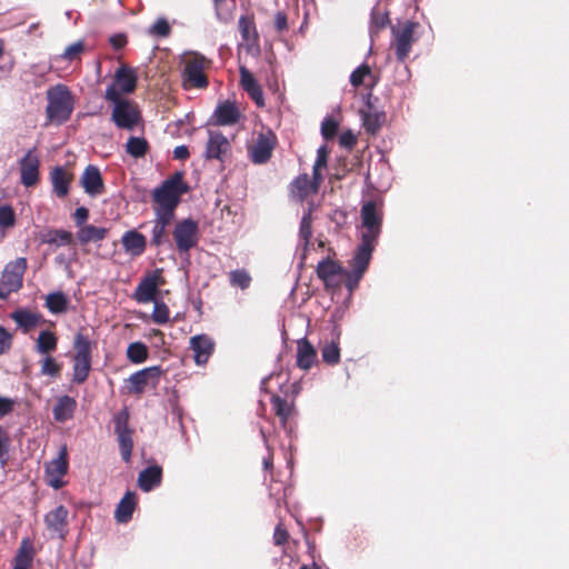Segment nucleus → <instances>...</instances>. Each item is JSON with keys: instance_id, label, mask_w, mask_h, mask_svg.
<instances>
[{"instance_id": "obj_1", "label": "nucleus", "mask_w": 569, "mask_h": 569, "mask_svg": "<svg viewBox=\"0 0 569 569\" xmlns=\"http://www.w3.org/2000/svg\"><path fill=\"white\" fill-rule=\"evenodd\" d=\"M47 100L46 114L49 121L62 124L70 119L74 108V100L67 86L59 83L49 88L47 90Z\"/></svg>"}, {"instance_id": "obj_2", "label": "nucleus", "mask_w": 569, "mask_h": 569, "mask_svg": "<svg viewBox=\"0 0 569 569\" xmlns=\"http://www.w3.org/2000/svg\"><path fill=\"white\" fill-rule=\"evenodd\" d=\"M188 190L189 187L183 181V173L177 171L153 189L152 199L157 206L176 208L180 202L181 196Z\"/></svg>"}, {"instance_id": "obj_3", "label": "nucleus", "mask_w": 569, "mask_h": 569, "mask_svg": "<svg viewBox=\"0 0 569 569\" xmlns=\"http://www.w3.org/2000/svg\"><path fill=\"white\" fill-rule=\"evenodd\" d=\"M418 27V22L410 20L391 27L395 52L399 62L406 61L411 51L412 44L417 41L415 32Z\"/></svg>"}, {"instance_id": "obj_4", "label": "nucleus", "mask_w": 569, "mask_h": 569, "mask_svg": "<svg viewBox=\"0 0 569 569\" xmlns=\"http://www.w3.org/2000/svg\"><path fill=\"white\" fill-rule=\"evenodd\" d=\"M173 239L179 253H188L199 241V224L191 218L177 222Z\"/></svg>"}, {"instance_id": "obj_5", "label": "nucleus", "mask_w": 569, "mask_h": 569, "mask_svg": "<svg viewBox=\"0 0 569 569\" xmlns=\"http://www.w3.org/2000/svg\"><path fill=\"white\" fill-rule=\"evenodd\" d=\"M114 433L119 442V449L123 461L129 462L133 449L132 431L129 428V413L127 410L118 412L113 417Z\"/></svg>"}, {"instance_id": "obj_6", "label": "nucleus", "mask_w": 569, "mask_h": 569, "mask_svg": "<svg viewBox=\"0 0 569 569\" xmlns=\"http://www.w3.org/2000/svg\"><path fill=\"white\" fill-rule=\"evenodd\" d=\"M360 242L355 249L353 257L371 261L372 253L378 244L382 229L360 224L358 227Z\"/></svg>"}, {"instance_id": "obj_7", "label": "nucleus", "mask_w": 569, "mask_h": 569, "mask_svg": "<svg viewBox=\"0 0 569 569\" xmlns=\"http://www.w3.org/2000/svg\"><path fill=\"white\" fill-rule=\"evenodd\" d=\"M26 269L27 260L22 257L7 263L1 276V286L7 296L18 291L22 287V278Z\"/></svg>"}, {"instance_id": "obj_8", "label": "nucleus", "mask_w": 569, "mask_h": 569, "mask_svg": "<svg viewBox=\"0 0 569 569\" xmlns=\"http://www.w3.org/2000/svg\"><path fill=\"white\" fill-rule=\"evenodd\" d=\"M231 151V143L228 138L218 130H208V140L203 157L206 160L224 161V158Z\"/></svg>"}, {"instance_id": "obj_9", "label": "nucleus", "mask_w": 569, "mask_h": 569, "mask_svg": "<svg viewBox=\"0 0 569 569\" xmlns=\"http://www.w3.org/2000/svg\"><path fill=\"white\" fill-rule=\"evenodd\" d=\"M190 54L191 58L186 61L183 69L184 80L192 83L196 88L204 89L208 87V79L203 73V69L208 60L198 52H191Z\"/></svg>"}, {"instance_id": "obj_10", "label": "nucleus", "mask_w": 569, "mask_h": 569, "mask_svg": "<svg viewBox=\"0 0 569 569\" xmlns=\"http://www.w3.org/2000/svg\"><path fill=\"white\" fill-rule=\"evenodd\" d=\"M274 146L276 136L271 131L260 133L253 146L249 148L251 161L256 164H263L268 162L271 158Z\"/></svg>"}, {"instance_id": "obj_11", "label": "nucleus", "mask_w": 569, "mask_h": 569, "mask_svg": "<svg viewBox=\"0 0 569 569\" xmlns=\"http://www.w3.org/2000/svg\"><path fill=\"white\" fill-rule=\"evenodd\" d=\"M140 114L138 110L130 103L123 101L118 106H113L111 120L119 129L132 130L139 122Z\"/></svg>"}, {"instance_id": "obj_12", "label": "nucleus", "mask_w": 569, "mask_h": 569, "mask_svg": "<svg viewBox=\"0 0 569 569\" xmlns=\"http://www.w3.org/2000/svg\"><path fill=\"white\" fill-rule=\"evenodd\" d=\"M39 166L40 160L34 149L28 150L20 160V180L24 187H33L38 182Z\"/></svg>"}, {"instance_id": "obj_13", "label": "nucleus", "mask_w": 569, "mask_h": 569, "mask_svg": "<svg viewBox=\"0 0 569 569\" xmlns=\"http://www.w3.org/2000/svg\"><path fill=\"white\" fill-rule=\"evenodd\" d=\"M161 375V368L159 366L143 368L132 373L128 379V388L132 393H141L144 388L150 383L158 382Z\"/></svg>"}, {"instance_id": "obj_14", "label": "nucleus", "mask_w": 569, "mask_h": 569, "mask_svg": "<svg viewBox=\"0 0 569 569\" xmlns=\"http://www.w3.org/2000/svg\"><path fill=\"white\" fill-rule=\"evenodd\" d=\"M68 509L60 505L44 516V523L52 537L63 540L67 536Z\"/></svg>"}, {"instance_id": "obj_15", "label": "nucleus", "mask_w": 569, "mask_h": 569, "mask_svg": "<svg viewBox=\"0 0 569 569\" xmlns=\"http://www.w3.org/2000/svg\"><path fill=\"white\" fill-rule=\"evenodd\" d=\"M369 264L370 261L353 256L348 261L349 269H345L342 274L346 277L345 286L349 291V295H352V292L358 288L359 282L369 268Z\"/></svg>"}, {"instance_id": "obj_16", "label": "nucleus", "mask_w": 569, "mask_h": 569, "mask_svg": "<svg viewBox=\"0 0 569 569\" xmlns=\"http://www.w3.org/2000/svg\"><path fill=\"white\" fill-rule=\"evenodd\" d=\"M67 455H68L67 447L63 446L60 448L58 457L54 458L53 460H51L46 466V471H47L48 476L50 477L49 485L54 489H59L63 485L61 478L68 471Z\"/></svg>"}, {"instance_id": "obj_17", "label": "nucleus", "mask_w": 569, "mask_h": 569, "mask_svg": "<svg viewBox=\"0 0 569 569\" xmlns=\"http://www.w3.org/2000/svg\"><path fill=\"white\" fill-rule=\"evenodd\" d=\"M240 119L238 107L228 100L218 103L209 122L214 126H232Z\"/></svg>"}, {"instance_id": "obj_18", "label": "nucleus", "mask_w": 569, "mask_h": 569, "mask_svg": "<svg viewBox=\"0 0 569 569\" xmlns=\"http://www.w3.org/2000/svg\"><path fill=\"white\" fill-rule=\"evenodd\" d=\"M190 349L196 365L203 366L214 351V341L207 335H197L190 338Z\"/></svg>"}, {"instance_id": "obj_19", "label": "nucleus", "mask_w": 569, "mask_h": 569, "mask_svg": "<svg viewBox=\"0 0 569 569\" xmlns=\"http://www.w3.org/2000/svg\"><path fill=\"white\" fill-rule=\"evenodd\" d=\"M316 272L318 278L322 280L326 289H328L339 286V282H335V277L342 274L345 268L339 262L325 258L318 262Z\"/></svg>"}, {"instance_id": "obj_20", "label": "nucleus", "mask_w": 569, "mask_h": 569, "mask_svg": "<svg viewBox=\"0 0 569 569\" xmlns=\"http://www.w3.org/2000/svg\"><path fill=\"white\" fill-rule=\"evenodd\" d=\"M80 182L86 193H88L91 197L100 194L104 188L100 170L98 167L93 164H89L86 167L81 176Z\"/></svg>"}, {"instance_id": "obj_21", "label": "nucleus", "mask_w": 569, "mask_h": 569, "mask_svg": "<svg viewBox=\"0 0 569 569\" xmlns=\"http://www.w3.org/2000/svg\"><path fill=\"white\" fill-rule=\"evenodd\" d=\"M162 482V468L159 465H152L138 475V487L143 492H150Z\"/></svg>"}, {"instance_id": "obj_22", "label": "nucleus", "mask_w": 569, "mask_h": 569, "mask_svg": "<svg viewBox=\"0 0 569 569\" xmlns=\"http://www.w3.org/2000/svg\"><path fill=\"white\" fill-rule=\"evenodd\" d=\"M121 244L126 252L133 257H138L144 252L147 239L142 233L136 230H129L122 234Z\"/></svg>"}, {"instance_id": "obj_23", "label": "nucleus", "mask_w": 569, "mask_h": 569, "mask_svg": "<svg viewBox=\"0 0 569 569\" xmlns=\"http://www.w3.org/2000/svg\"><path fill=\"white\" fill-rule=\"evenodd\" d=\"M317 360V351L307 338L297 341V366L309 370Z\"/></svg>"}, {"instance_id": "obj_24", "label": "nucleus", "mask_w": 569, "mask_h": 569, "mask_svg": "<svg viewBox=\"0 0 569 569\" xmlns=\"http://www.w3.org/2000/svg\"><path fill=\"white\" fill-rule=\"evenodd\" d=\"M158 291V282L156 276L144 277L137 286L134 291V298L138 302L147 303L156 301V295Z\"/></svg>"}, {"instance_id": "obj_25", "label": "nucleus", "mask_w": 569, "mask_h": 569, "mask_svg": "<svg viewBox=\"0 0 569 569\" xmlns=\"http://www.w3.org/2000/svg\"><path fill=\"white\" fill-rule=\"evenodd\" d=\"M360 219L363 226H371L382 229L383 213L375 201H366L360 209Z\"/></svg>"}, {"instance_id": "obj_26", "label": "nucleus", "mask_w": 569, "mask_h": 569, "mask_svg": "<svg viewBox=\"0 0 569 569\" xmlns=\"http://www.w3.org/2000/svg\"><path fill=\"white\" fill-rule=\"evenodd\" d=\"M76 408V399L67 395L61 396L52 409L53 419L58 422H64L73 417Z\"/></svg>"}, {"instance_id": "obj_27", "label": "nucleus", "mask_w": 569, "mask_h": 569, "mask_svg": "<svg viewBox=\"0 0 569 569\" xmlns=\"http://www.w3.org/2000/svg\"><path fill=\"white\" fill-rule=\"evenodd\" d=\"M52 190L59 198H64L69 193L70 177L63 167H54L50 172Z\"/></svg>"}, {"instance_id": "obj_28", "label": "nucleus", "mask_w": 569, "mask_h": 569, "mask_svg": "<svg viewBox=\"0 0 569 569\" xmlns=\"http://www.w3.org/2000/svg\"><path fill=\"white\" fill-rule=\"evenodd\" d=\"M136 508L134 492L127 491L122 499L117 505L114 518L119 523H127L131 520Z\"/></svg>"}, {"instance_id": "obj_29", "label": "nucleus", "mask_w": 569, "mask_h": 569, "mask_svg": "<svg viewBox=\"0 0 569 569\" xmlns=\"http://www.w3.org/2000/svg\"><path fill=\"white\" fill-rule=\"evenodd\" d=\"M114 79L122 93H131L137 87V76L132 69L119 68L116 71Z\"/></svg>"}, {"instance_id": "obj_30", "label": "nucleus", "mask_w": 569, "mask_h": 569, "mask_svg": "<svg viewBox=\"0 0 569 569\" xmlns=\"http://www.w3.org/2000/svg\"><path fill=\"white\" fill-rule=\"evenodd\" d=\"M241 39L247 43L248 50L258 41V32L252 18L241 16L238 21Z\"/></svg>"}, {"instance_id": "obj_31", "label": "nucleus", "mask_w": 569, "mask_h": 569, "mask_svg": "<svg viewBox=\"0 0 569 569\" xmlns=\"http://www.w3.org/2000/svg\"><path fill=\"white\" fill-rule=\"evenodd\" d=\"M106 234V228L87 224L80 228V230L77 232V238L81 244H86L89 242L101 241Z\"/></svg>"}, {"instance_id": "obj_32", "label": "nucleus", "mask_w": 569, "mask_h": 569, "mask_svg": "<svg viewBox=\"0 0 569 569\" xmlns=\"http://www.w3.org/2000/svg\"><path fill=\"white\" fill-rule=\"evenodd\" d=\"M311 224H312V217H311V209L309 208L308 210H306L303 212L301 220H300V226H299V238H300L299 246L302 247L303 256L306 254V252L309 248L310 239L312 237Z\"/></svg>"}, {"instance_id": "obj_33", "label": "nucleus", "mask_w": 569, "mask_h": 569, "mask_svg": "<svg viewBox=\"0 0 569 569\" xmlns=\"http://www.w3.org/2000/svg\"><path fill=\"white\" fill-rule=\"evenodd\" d=\"M360 113L362 124L366 131L370 134H376L386 120V113L383 111H361Z\"/></svg>"}, {"instance_id": "obj_34", "label": "nucleus", "mask_w": 569, "mask_h": 569, "mask_svg": "<svg viewBox=\"0 0 569 569\" xmlns=\"http://www.w3.org/2000/svg\"><path fill=\"white\" fill-rule=\"evenodd\" d=\"M58 338L50 330H42L36 342V351L40 355H48L57 349Z\"/></svg>"}, {"instance_id": "obj_35", "label": "nucleus", "mask_w": 569, "mask_h": 569, "mask_svg": "<svg viewBox=\"0 0 569 569\" xmlns=\"http://www.w3.org/2000/svg\"><path fill=\"white\" fill-rule=\"evenodd\" d=\"M68 299L62 291H54L47 296L46 307L51 313L58 315L67 310Z\"/></svg>"}, {"instance_id": "obj_36", "label": "nucleus", "mask_w": 569, "mask_h": 569, "mask_svg": "<svg viewBox=\"0 0 569 569\" xmlns=\"http://www.w3.org/2000/svg\"><path fill=\"white\" fill-rule=\"evenodd\" d=\"M390 22L388 13L386 11H382L380 9L373 8L371 11V19H370V27H369V33L371 39Z\"/></svg>"}, {"instance_id": "obj_37", "label": "nucleus", "mask_w": 569, "mask_h": 569, "mask_svg": "<svg viewBox=\"0 0 569 569\" xmlns=\"http://www.w3.org/2000/svg\"><path fill=\"white\" fill-rule=\"evenodd\" d=\"M90 370L91 360L73 358L72 381L78 385L83 383L88 379Z\"/></svg>"}, {"instance_id": "obj_38", "label": "nucleus", "mask_w": 569, "mask_h": 569, "mask_svg": "<svg viewBox=\"0 0 569 569\" xmlns=\"http://www.w3.org/2000/svg\"><path fill=\"white\" fill-rule=\"evenodd\" d=\"M73 347L76 355L73 358L91 360V341L81 332L74 337Z\"/></svg>"}, {"instance_id": "obj_39", "label": "nucleus", "mask_w": 569, "mask_h": 569, "mask_svg": "<svg viewBox=\"0 0 569 569\" xmlns=\"http://www.w3.org/2000/svg\"><path fill=\"white\" fill-rule=\"evenodd\" d=\"M11 318L16 321V323L23 328L24 331L34 327L38 323V316L24 309H17L11 313Z\"/></svg>"}, {"instance_id": "obj_40", "label": "nucleus", "mask_w": 569, "mask_h": 569, "mask_svg": "<svg viewBox=\"0 0 569 569\" xmlns=\"http://www.w3.org/2000/svg\"><path fill=\"white\" fill-rule=\"evenodd\" d=\"M251 281L252 278L250 273L243 268L234 269L229 272V283L231 287L246 290L250 287Z\"/></svg>"}, {"instance_id": "obj_41", "label": "nucleus", "mask_w": 569, "mask_h": 569, "mask_svg": "<svg viewBox=\"0 0 569 569\" xmlns=\"http://www.w3.org/2000/svg\"><path fill=\"white\" fill-rule=\"evenodd\" d=\"M127 358L132 363H142L148 358V348L143 342H131L127 348Z\"/></svg>"}, {"instance_id": "obj_42", "label": "nucleus", "mask_w": 569, "mask_h": 569, "mask_svg": "<svg viewBox=\"0 0 569 569\" xmlns=\"http://www.w3.org/2000/svg\"><path fill=\"white\" fill-rule=\"evenodd\" d=\"M127 152L133 158H141L148 151V142L141 137H130L126 146Z\"/></svg>"}, {"instance_id": "obj_43", "label": "nucleus", "mask_w": 569, "mask_h": 569, "mask_svg": "<svg viewBox=\"0 0 569 569\" xmlns=\"http://www.w3.org/2000/svg\"><path fill=\"white\" fill-rule=\"evenodd\" d=\"M322 360L330 366L337 365L340 361V348L338 341H330L321 349Z\"/></svg>"}, {"instance_id": "obj_44", "label": "nucleus", "mask_w": 569, "mask_h": 569, "mask_svg": "<svg viewBox=\"0 0 569 569\" xmlns=\"http://www.w3.org/2000/svg\"><path fill=\"white\" fill-rule=\"evenodd\" d=\"M271 403L276 415L282 420L284 423L292 413L293 407L288 403V401L279 396H273L271 398Z\"/></svg>"}, {"instance_id": "obj_45", "label": "nucleus", "mask_w": 569, "mask_h": 569, "mask_svg": "<svg viewBox=\"0 0 569 569\" xmlns=\"http://www.w3.org/2000/svg\"><path fill=\"white\" fill-rule=\"evenodd\" d=\"M151 37L167 38L171 33V27L164 17H159L147 30Z\"/></svg>"}, {"instance_id": "obj_46", "label": "nucleus", "mask_w": 569, "mask_h": 569, "mask_svg": "<svg viewBox=\"0 0 569 569\" xmlns=\"http://www.w3.org/2000/svg\"><path fill=\"white\" fill-rule=\"evenodd\" d=\"M72 240V233L62 230V229H56L48 232L47 239H44V242L49 244H56L58 247L67 246Z\"/></svg>"}, {"instance_id": "obj_47", "label": "nucleus", "mask_w": 569, "mask_h": 569, "mask_svg": "<svg viewBox=\"0 0 569 569\" xmlns=\"http://www.w3.org/2000/svg\"><path fill=\"white\" fill-rule=\"evenodd\" d=\"M239 72L240 84L248 94L261 88L253 74L244 66L239 68Z\"/></svg>"}, {"instance_id": "obj_48", "label": "nucleus", "mask_w": 569, "mask_h": 569, "mask_svg": "<svg viewBox=\"0 0 569 569\" xmlns=\"http://www.w3.org/2000/svg\"><path fill=\"white\" fill-rule=\"evenodd\" d=\"M292 191L297 192L300 198L308 196L310 189H312L311 181L307 173L298 176L291 183Z\"/></svg>"}, {"instance_id": "obj_49", "label": "nucleus", "mask_w": 569, "mask_h": 569, "mask_svg": "<svg viewBox=\"0 0 569 569\" xmlns=\"http://www.w3.org/2000/svg\"><path fill=\"white\" fill-rule=\"evenodd\" d=\"M14 223L16 214L13 209L8 204L0 206V229L6 232V230L12 228Z\"/></svg>"}, {"instance_id": "obj_50", "label": "nucleus", "mask_w": 569, "mask_h": 569, "mask_svg": "<svg viewBox=\"0 0 569 569\" xmlns=\"http://www.w3.org/2000/svg\"><path fill=\"white\" fill-rule=\"evenodd\" d=\"M174 209L176 208L157 206L154 209L156 219L153 222L167 228L173 218Z\"/></svg>"}, {"instance_id": "obj_51", "label": "nucleus", "mask_w": 569, "mask_h": 569, "mask_svg": "<svg viewBox=\"0 0 569 569\" xmlns=\"http://www.w3.org/2000/svg\"><path fill=\"white\" fill-rule=\"evenodd\" d=\"M152 320L157 325H164L169 321V309L166 303L161 301H153Z\"/></svg>"}, {"instance_id": "obj_52", "label": "nucleus", "mask_w": 569, "mask_h": 569, "mask_svg": "<svg viewBox=\"0 0 569 569\" xmlns=\"http://www.w3.org/2000/svg\"><path fill=\"white\" fill-rule=\"evenodd\" d=\"M269 496L274 500L277 507L286 503L287 488L282 482H274L269 489Z\"/></svg>"}, {"instance_id": "obj_53", "label": "nucleus", "mask_w": 569, "mask_h": 569, "mask_svg": "<svg viewBox=\"0 0 569 569\" xmlns=\"http://www.w3.org/2000/svg\"><path fill=\"white\" fill-rule=\"evenodd\" d=\"M371 70L368 64L362 63L359 67H357L350 74V83L353 87H359L363 83V79L366 76L370 74Z\"/></svg>"}, {"instance_id": "obj_54", "label": "nucleus", "mask_w": 569, "mask_h": 569, "mask_svg": "<svg viewBox=\"0 0 569 569\" xmlns=\"http://www.w3.org/2000/svg\"><path fill=\"white\" fill-rule=\"evenodd\" d=\"M60 372V365L52 357H46L41 365V375L57 377Z\"/></svg>"}, {"instance_id": "obj_55", "label": "nucleus", "mask_w": 569, "mask_h": 569, "mask_svg": "<svg viewBox=\"0 0 569 569\" xmlns=\"http://www.w3.org/2000/svg\"><path fill=\"white\" fill-rule=\"evenodd\" d=\"M9 459V437L0 426V465L4 466Z\"/></svg>"}, {"instance_id": "obj_56", "label": "nucleus", "mask_w": 569, "mask_h": 569, "mask_svg": "<svg viewBox=\"0 0 569 569\" xmlns=\"http://www.w3.org/2000/svg\"><path fill=\"white\" fill-rule=\"evenodd\" d=\"M338 130V123L331 119L327 118L321 123V134L325 139H331L336 136Z\"/></svg>"}, {"instance_id": "obj_57", "label": "nucleus", "mask_w": 569, "mask_h": 569, "mask_svg": "<svg viewBox=\"0 0 569 569\" xmlns=\"http://www.w3.org/2000/svg\"><path fill=\"white\" fill-rule=\"evenodd\" d=\"M164 233H166V227L157 224V223L153 222V226H152V229H151V240H150V243L152 246L160 247L164 242V240H166Z\"/></svg>"}, {"instance_id": "obj_58", "label": "nucleus", "mask_w": 569, "mask_h": 569, "mask_svg": "<svg viewBox=\"0 0 569 569\" xmlns=\"http://www.w3.org/2000/svg\"><path fill=\"white\" fill-rule=\"evenodd\" d=\"M104 98L106 100L110 101L113 103V106H118L119 103L123 102V101H128L127 99H121L120 98V93L119 91L117 90L116 86L114 84H110L107 89H106V93H104Z\"/></svg>"}, {"instance_id": "obj_59", "label": "nucleus", "mask_w": 569, "mask_h": 569, "mask_svg": "<svg viewBox=\"0 0 569 569\" xmlns=\"http://www.w3.org/2000/svg\"><path fill=\"white\" fill-rule=\"evenodd\" d=\"M11 339V335L2 326H0V356L10 349Z\"/></svg>"}, {"instance_id": "obj_60", "label": "nucleus", "mask_w": 569, "mask_h": 569, "mask_svg": "<svg viewBox=\"0 0 569 569\" xmlns=\"http://www.w3.org/2000/svg\"><path fill=\"white\" fill-rule=\"evenodd\" d=\"M83 50V44L81 41L74 42L70 46H68L62 57L68 60H72L78 53H80Z\"/></svg>"}, {"instance_id": "obj_61", "label": "nucleus", "mask_w": 569, "mask_h": 569, "mask_svg": "<svg viewBox=\"0 0 569 569\" xmlns=\"http://www.w3.org/2000/svg\"><path fill=\"white\" fill-rule=\"evenodd\" d=\"M357 142L356 136L349 130L343 132L339 138V143L341 147L351 149Z\"/></svg>"}, {"instance_id": "obj_62", "label": "nucleus", "mask_w": 569, "mask_h": 569, "mask_svg": "<svg viewBox=\"0 0 569 569\" xmlns=\"http://www.w3.org/2000/svg\"><path fill=\"white\" fill-rule=\"evenodd\" d=\"M31 567V557L24 555L22 551L16 558V565L13 569H30Z\"/></svg>"}, {"instance_id": "obj_63", "label": "nucleus", "mask_w": 569, "mask_h": 569, "mask_svg": "<svg viewBox=\"0 0 569 569\" xmlns=\"http://www.w3.org/2000/svg\"><path fill=\"white\" fill-rule=\"evenodd\" d=\"M73 217H74L76 224L79 227H83L84 222L87 221V219L89 217V211L84 207H79L76 209Z\"/></svg>"}, {"instance_id": "obj_64", "label": "nucleus", "mask_w": 569, "mask_h": 569, "mask_svg": "<svg viewBox=\"0 0 569 569\" xmlns=\"http://www.w3.org/2000/svg\"><path fill=\"white\" fill-rule=\"evenodd\" d=\"M110 43L114 49H121L127 43V36L124 33H116L110 37Z\"/></svg>"}]
</instances>
